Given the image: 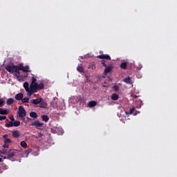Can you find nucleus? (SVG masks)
I'll return each mask as SVG.
<instances>
[{
    "mask_svg": "<svg viewBox=\"0 0 177 177\" xmlns=\"http://www.w3.org/2000/svg\"><path fill=\"white\" fill-rule=\"evenodd\" d=\"M5 68H6V70L8 71V73H10V74H15L18 81H21L23 78H26L27 77V75L26 76L21 75L20 74V72H19V66L13 64V63H10L6 65Z\"/></svg>",
    "mask_w": 177,
    "mask_h": 177,
    "instance_id": "f257e3e1",
    "label": "nucleus"
},
{
    "mask_svg": "<svg viewBox=\"0 0 177 177\" xmlns=\"http://www.w3.org/2000/svg\"><path fill=\"white\" fill-rule=\"evenodd\" d=\"M31 88V93H36V92H38V91H42L45 88V84L44 83H36L32 86H30Z\"/></svg>",
    "mask_w": 177,
    "mask_h": 177,
    "instance_id": "f03ea898",
    "label": "nucleus"
},
{
    "mask_svg": "<svg viewBox=\"0 0 177 177\" xmlns=\"http://www.w3.org/2000/svg\"><path fill=\"white\" fill-rule=\"evenodd\" d=\"M18 114H19V117H20V118H24V117H26V115H27V113L26 112V109H24V106H19Z\"/></svg>",
    "mask_w": 177,
    "mask_h": 177,
    "instance_id": "7ed1b4c3",
    "label": "nucleus"
},
{
    "mask_svg": "<svg viewBox=\"0 0 177 177\" xmlns=\"http://www.w3.org/2000/svg\"><path fill=\"white\" fill-rule=\"evenodd\" d=\"M24 88L26 91V92L28 93V96H32L31 85H30L28 82H25L24 83Z\"/></svg>",
    "mask_w": 177,
    "mask_h": 177,
    "instance_id": "20e7f679",
    "label": "nucleus"
},
{
    "mask_svg": "<svg viewBox=\"0 0 177 177\" xmlns=\"http://www.w3.org/2000/svg\"><path fill=\"white\" fill-rule=\"evenodd\" d=\"M16 156V151L14 149H10L7 153V156L3 157V158L7 160H12V157H15Z\"/></svg>",
    "mask_w": 177,
    "mask_h": 177,
    "instance_id": "39448f33",
    "label": "nucleus"
},
{
    "mask_svg": "<svg viewBox=\"0 0 177 177\" xmlns=\"http://www.w3.org/2000/svg\"><path fill=\"white\" fill-rule=\"evenodd\" d=\"M21 71L24 73H31V71L30 70V66H19V72H20Z\"/></svg>",
    "mask_w": 177,
    "mask_h": 177,
    "instance_id": "423d86ee",
    "label": "nucleus"
},
{
    "mask_svg": "<svg viewBox=\"0 0 177 177\" xmlns=\"http://www.w3.org/2000/svg\"><path fill=\"white\" fill-rule=\"evenodd\" d=\"M32 127H35L36 128H41L42 127H44V123H41V122H39V120H36L35 122H33L31 124Z\"/></svg>",
    "mask_w": 177,
    "mask_h": 177,
    "instance_id": "0eeeda50",
    "label": "nucleus"
},
{
    "mask_svg": "<svg viewBox=\"0 0 177 177\" xmlns=\"http://www.w3.org/2000/svg\"><path fill=\"white\" fill-rule=\"evenodd\" d=\"M42 102H44V98L41 97L30 100L32 104H39L40 103H42Z\"/></svg>",
    "mask_w": 177,
    "mask_h": 177,
    "instance_id": "6e6552de",
    "label": "nucleus"
},
{
    "mask_svg": "<svg viewBox=\"0 0 177 177\" xmlns=\"http://www.w3.org/2000/svg\"><path fill=\"white\" fill-rule=\"evenodd\" d=\"M113 70V67L111 66H109L105 67V69L104 71V75H107L109 73H110Z\"/></svg>",
    "mask_w": 177,
    "mask_h": 177,
    "instance_id": "1a4fd4ad",
    "label": "nucleus"
},
{
    "mask_svg": "<svg viewBox=\"0 0 177 177\" xmlns=\"http://www.w3.org/2000/svg\"><path fill=\"white\" fill-rule=\"evenodd\" d=\"M9 113H10L9 109H3L2 108H0V114L1 115H8Z\"/></svg>",
    "mask_w": 177,
    "mask_h": 177,
    "instance_id": "9d476101",
    "label": "nucleus"
},
{
    "mask_svg": "<svg viewBox=\"0 0 177 177\" xmlns=\"http://www.w3.org/2000/svg\"><path fill=\"white\" fill-rule=\"evenodd\" d=\"M98 59H106V60H111V57L109 55H101L97 57Z\"/></svg>",
    "mask_w": 177,
    "mask_h": 177,
    "instance_id": "9b49d317",
    "label": "nucleus"
},
{
    "mask_svg": "<svg viewBox=\"0 0 177 177\" xmlns=\"http://www.w3.org/2000/svg\"><path fill=\"white\" fill-rule=\"evenodd\" d=\"M88 107H95V106H97V102L95 100L90 101L88 104Z\"/></svg>",
    "mask_w": 177,
    "mask_h": 177,
    "instance_id": "f8f14e48",
    "label": "nucleus"
},
{
    "mask_svg": "<svg viewBox=\"0 0 177 177\" xmlns=\"http://www.w3.org/2000/svg\"><path fill=\"white\" fill-rule=\"evenodd\" d=\"M12 136L15 138H19L20 136V131H19L18 130H15L14 131H12Z\"/></svg>",
    "mask_w": 177,
    "mask_h": 177,
    "instance_id": "ddd939ff",
    "label": "nucleus"
},
{
    "mask_svg": "<svg viewBox=\"0 0 177 177\" xmlns=\"http://www.w3.org/2000/svg\"><path fill=\"white\" fill-rule=\"evenodd\" d=\"M15 103V100L13 98H8L6 102L8 106H12Z\"/></svg>",
    "mask_w": 177,
    "mask_h": 177,
    "instance_id": "4468645a",
    "label": "nucleus"
},
{
    "mask_svg": "<svg viewBox=\"0 0 177 177\" xmlns=\"http://www.w3.org/2000/svg\"><path fill=\"white\" fill-rule=\"evenodd\" d=\"M23 96H24L23 93H17L15 95V99H16V100H22Z\"/></svg>",
    "mask_w": 177,
    "mask_h": 177,
    "instance_id": "2eb2a0df",
    "label": "nucleus"
},
{
    "mask_svg": "<svg viewBox=\"0 0 177 177\" xmlns=\"http://www.w3.org/2000/svg\"><path fill=\"white\" fill-rule=\"evenodd\" d=\"M127 67H128V64L127 62H122L120 64V68L122 70H127Z\"/></svg>",
    "mask_w": 177,
    "mask_h": 177,
    "instance_id": "dca6fc26",
    "label": "nucleus"
},
{
    "mask_svg": "<svg viewBox=\"0 0 177 177\" xmlns=\"http://www.w3.org/2000/svg\"><path fill=\"white\" fill-rule=\"evenodd\" d=\"M41 119L44 122H48L49 121V116L46 115H41Z\"/></svg>",
    "mask_w": 177,
    "mask_h": 177,
    "instance_id": "f3484780",
    "label": "nucleus"
},
{
    "mask_svg": "<svg viewBox=\"0 0 177 177\" xmlns=\"http://www.w3.org/2000/svg\"><path fill=\"white\" fill-rule=\"evenodd\" d=\"M120 97V96L118 95V94L117 93H113L112 94L111 96V100H118V98Z\"/></svg>",
    "mask_w": 177,
    "mask_h": 177,
    "instance_id": "a211bd4d",
    "label": "nucleus"
},
{
    "mask_svg": "<svg viewBox=\"0 0 177 177\" xmlns=\"http://www.w3.org/2000/svg\"><path fill=\"white\" fill-rule=\"evenodd\" d=\"M30 117H31V118H38V114H37L36 112H30Z\"/></svg>",
    "mask_w": 177,
    "mask_h": 177,
    "instance_id": "6ab92c4d",
    "label": "nucleus"
},
{
    "mask_svg": "<svg viewBox=\"0 0 177 177\" xmlns=\"http://www.w3.org/2000/svg\"><path fill=\"white\" fill-rule=\"evenodd\" d=\"M124 82H125L126 84H132V79H131V77H127L124 79Z\"/></svg>",
    "mask_w": 177,
    "mask_h": 177,
    "instance_id": "aec40b11",
    "label": "nucleus"
},
{
    "mask_svg": "<svg viewBox=\"0 0 177 177\" xmlns=\"http://www.w3.org/2000/svg\"><path fill=\"white\" fill-rule=\"evenodd\" d=\"M22 103H30V98L29 97H24L21 100Z\"/></svg>",
    "mask_w": 177,
    "mask_h": 177,
    "instance_id": "412c9836",
    "label": "nucleus"
},
{
    "mask_svg": "<svg viewBox=\"0 0 177 177\" xmlns=\"http://www.w3.org/2000/svg\"><path fill=\"white\" fill-rule=\"evenodd\" d=\"M31 80H32V82L30 84V86H32V85H35V84H37V79L35 77H32Z\"/></svg>",
    "mask_w": 177,
    "mask_h": 177,
    "instance_id": "4be33fe9",
    "label": "nucleus"
},
{
    "mask_svg": "<svg viewBox=\"0 0 177 177\" xmlns=\"http://www.w3.org/2000/svg\"><path fill=\"white\" fill-rule=\"evenodd\" d=\"M6 128H10L12 127H14L13 122H10L9 123L6 124Z\"/></svg>",
    "mask_w": 177,
    "mask_h": 177,
    "instance_id": "5701e85b",
    "label": "nucleus"
},
{
    "mask_svg": "<svg viewBox=\"0 0 177 177\" xmlns=\"http://www.w3.org/2000/svg\"><path fill=\"white\" fill-rule=\"evenodd\" d=\"M77 71H79V73H84V67L78 66L77 67Z\"/></svg>",
    "mask_w": 177,
    "mask_h": 177,
    "instance_id": "b1692460",
    "label": "nucleus"
},
{
    "mask_svg": "<svg viewBox=\"0 0 177 177\" xmlns=\"http://www.w3.org/2000/svg\"><path fill=\"white\" fill-rule=\"evenodd\" d=\"M20 145L21 146V147L26 149V147H27V142H26V141H21Z\"/></svg>",
    "mask_w": 177,
    "mask_h": 177,
    "instance_id": "393cba45",
    "label": "nucleus"
},
{
    "mask_svg": "<svg viewBox=\"0 0 177 177\" xmlns=\"http://www.w3.org/2000/svg\"><path fill=\"white\" fill-rule=\"evenodd\" d=\"M0 153L1 154H8V149H6V148H4V149L0 150Z\"/></svg>",
    "mask_w": 177,
    "mask_h": 177,
    "instance_id": "a878e982",
    "label": "nucleus"
},
{
    "mask_svg": "<svg viewBox=\"0 0 177 177\" xmlns=\"http://www.w3.org/2000/svg\"><path fill=\"white\" fill-rule=\"evenodd\" d=\"M30 153H32V149H29L25 151V154H26L27 157H28V154H29Z\"/></svg>",
    "mask_w": 177,
    "mask_h": 177,
    "instance_id": "bb28decb",
    "label": "nucleus"
},
{
    "mask_svg": "<svg viewBox=\"0 0 177 177\" xmlns=\"http://www.w3.org/2000/svg\"><path fill=\"white\" fill-rule=\"evenodd\" d=\"M133 111H135V107L131 109L129 112H126V114H133Z\"/></svg>",
    "mask_w": 177,
    "mask_h": 177,
    "instance_id": "cd10ccee",
    "label": "nucleus"
},
{
    "mask_svg": "<svg viewBox=\"0 0 177 177\" xmlns=\"http://www.w3.org/2000/svg\"><path fill=\"white\" fill-rule=\"evenodd\" d=\"M4 143L9 145V143H12V140H10V138H7L4 140Z\"/></svg>",
    "mask_w": 177,
    "mask_h": 177,
    "instance_id": "c85d7f7f",
    "label": "nucleus"
},
{
    "mask_svg": "<svg viewBox=\"0 0 177 177\" xmlns=\"http://www.w3.org/2000/svg\"><path fill=\"white\" fill-rule=\"evenodd\" d=\"M101 64H102L103 67L107 66V64H106V61H104V59L101 60Z\"/></svg>",
    "mask_w": 177,
    "mask_h": 177,
    "instance_id": "c756f323",
    "label": "nucleus"
},
{
    "mask_svg": "<svg viewBox=\"0 0 177 177\" xmlns=\"http://www.w3.org/2000/svg\"><path fill=\"white\" fill-rule=\"evenodd\" d=\"M113 89L115 91V92H118V91H120V86L115 85L113 86Z\"/></svg>",
    "mask_w": 177,
    "mask_h": 177,
    "instance_id": "7c9ffc66",
    "label": "nucleus"
},
{
    "mask_svg": "<svg viewBox=\"0 0 177 177\" xmlns=\"http://www.w3.org/2000/svg\"><path fill=\"white\" fill-rule=\"evenodd\" d=\"M13 124H14V127H19L20 121H15Z\"/></svg>",
    "mask_w": 177,
    "mask_h": 177,
    "instance_id": "2f4dec72",
    "label": "nucleus"
},
{
    "mask_svg": "<svg viewBox=\"0 0 177 177\" xmlns=\"http://www.w3.org/2000/svg\"><path fill=\"white\" fill-rule=\"evenodd\" d=\"M5 103L2 99H0V107H3Z\"/></svg>",
    "mask_w": 177,
    "mask_h": 177,
    "instance_id": "473e14b6",
    "label": "nucleus"
},
{
    "mask_svg": "<svg viewBox=\"0 0 177 177\" xmlns=\"http://www.w3.org/2000/svg\"><path fill=\"white\" fill-rule=\"evenodd\" d=\"M3 149H9V144L4 143V145H3Z\"/></svg>",
    "mask_w": 177,
    "mask_h": 177,
    "instance_id": "72a5a7b5",
    "label": "nucleus"
},
{
    "mask_svg": "<svg viewBox=\"0 0 177 177\" xmlns=\"http://www.w3.org/2000/svg\"><path fill=\"white\" fill-rule=\"evenodd\" d=\"M3 120H6V116L0 115V121H3Z\"/></svg>",
    "mask_w": 177,
    "mask_h": 177,
    "instance_id": "f704fd0d",
    "label": "nucleus"
},
{
    "mask_svg": "<svg viewBox=\"0 0 177 177\" xmlns=\"http://www.w3.org/2000/svg\"><path fill=\"white\" fill-rule=\"evenodd\" d=\"M42 136H44V134L41 133H38L37 138L38 139L39 138H42Z\"/></svg>",
    "mask_w": 177,
    "mask_h": 177,
    "instance_id": "c9c22d12",
    "label": "nucleus"
},
{
    "mask_svg": "<svg viewBox=\"0 0 177 177\" xmlns=\"http://www.w3.org/2000/svg\"><path fill=\"white\" fill-rule=\"evenodd\" d=\"M3 139H4V140L8 139V135L5 134L4 136H3Z\"/></svg>",
    "mask_w": 177,
    "mask_h": 177,
    "instance_id": "e433bc0d",
    "label": "nucleus"
},
{
    "mask_svg": "<svg viewBox=\"0 0 177 177\" xmlns=\"http://www.w3.org/2000/svg\"><path fill=\"white\" fill-rule=\"evenodd\" d=\"M39 107H41V109H45V106H44L43 103H41V104L39 106Z\"/></svg>",
    "mask_w": 177,
    "mask_h": 177,
    "instance_id": "4c0bfd02",
    "label": "nucleus"
},
{
    "mask_svg": "<svg viewBox=\"0 0 177 177\" xmlns=\"http://www.w3.org/2000/svg\"><path fill=\"white\" fill-rule=\"evenodd\" d=\"M26 120H27V121H32V119H31L28 117L26 118Z\"/></svg>",
    "mask_w": 177,
    "mask_h": 177,
    "instance_id": "58836bf2",
    "label": "nucleus"
},
{
    "mask_svg": "<svg viewBox=\"0 0 177 177\" xmlns=\"http://www.w3.org/2000/svg\"><path fill=\"white\" fill-rule=\"evenodd\" d=\"M10 120H11V121H12L11 122H13V121H15V118H13V117H12V118H10Z\"/></svg>",
    "mask_w": 177,
    "mask_h": 177,
    "instance_id": "ea45409f",
    "label": "nucleus"
},
{
    "mask_svg": "<svg viewBox=\"0 0 177 177\" xmlns=\"http://www.w3.org/2000/svg\"><path fill=\"white\" fill-rule=\"evenodd\" d=\"M0 162H2V158H0Z\"/></svg>",
    "mask_w": 177,
    "mask_h": 177,
    "instance_id": "a19ab883",
    "label": "nucleus"
},
{
    "mask_svg": "<svg viewBox=\"0 0 177 177\" xmlns=\"http://www.w3.org/2000/svg\"><path fill=\"white\" fill-rule=\"evenodd\" d=\"M36 156H38V153H37Z\"/></svg>",
    "mask_w": 177,
    "mask_h": 177,
    "instance_id": "79ce46f5",
    "label": "nucleus"
}]
</instances>
